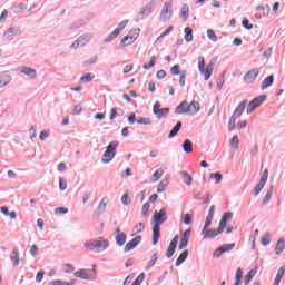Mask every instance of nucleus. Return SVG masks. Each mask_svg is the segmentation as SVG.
<instances>
[{
  "instance_id": "obj_30",
  "label": "nucleus",
  "mask_w": 285,
  "mask_h": 285,
  "mask_svg": "<svg viewBox=\"0 0 285 285\" xmlns=\"http://www.w3.org/2000/svg\"><path fill=\"white\" fill-rule=\"evenodd\" d=\"M10 261L12 262L13 266H19V250L14 248L12 250V255L10 256Z\"/></svg>"
},
{
  "instance_id": "obj_46",
  "label": "nucleus",
  "mask_w": 285,
  "mask_h": 285,
  "mask_svg": "<svg viewBox=\"0 0 285 285\" xmlns=\"http://www.w3.org/2000/svg\"><path fill=\"white\" fill-rule=\"evenodd\" d=\"M271 197H273V186H271L263 199V204H268L271 202Z\"/></svg>"
},
{
  "instance_id": "obj_59",
  "label": "nucleus",
  "mask_w": 285,
  "mask_h": 285,
  "mask_svg": "<svg viewBox=\"0 0 285 285\" xmlns=\"http://www.w3.org/2000/svg\"><path fill=\"white\" fill-rule=\"evenodd\" d=\"M59 188L60 190H66V188H68V183L66 181V179L63 178L59 179Z\"/></svg>"
},
{
  "instance_id": "obj_1",
  "label": "nucleus",
  "mask_w": 285,
  "mask_h": 285,
  "mask_svg": "<svg viewBox=\"0 0 285 285\" xmlns=\"http://www.w3.org/2000/svg\"><path fill=\"white\" fill-rule=\"evenodd\" d=\"M168 210L163 207L159 212L154 213L153 222L155 223L153 227V246H157L159 237H161V224L168 222Z\"/></svg>"
},
{
  "instance_id": "obj_37",
  "label": "nucleus",
  "mask_w": 285,
  "mask_h": 285,
  "mask_svg": "<svg viewBox=\"0 0 285 285\" xmlns=\"http://www.w3.org/2000/svg\"><path fill=\"white\" fill-rule=\"evenodd\" d=\"M92 79H95V73H86L80 77L81 83H90V81H92Z\"/></svg>"
},
{
  "instance_id": "obj_28",
  "label": "nucleus",
  "mask_w": 285,
  "mask_h": 285,
  "mask_svg": "<svg viewBox=\"0 0 285 285\" xmlns=\"http://www.w3.org/2000/svg\"><path fill=\"white\" fill-rule=\"evenodd\" d=\"M188 259V249L184 250L176 259V266H181Z\"/></svg>"
},
{
  "instance_id": "obj_31",
  "label": "nucleus",
  "mask_w": 285,
  "mask_h": 285,
  "mask_svg": "<svg viewBox=\"0 0 285 285\" xmlns=\"http://www.w3.org/2000/svg\"><path fill=\"white\" fill-rule=\"evenodd\" d=\"M119 37V29H115L105 40L104 43H110V41H115Z\"/></svg>"
},
{
  "instance_id": "obj_15",
  "label": "nucleus",
  "mask_w": 285,
  "mask_h": 285,
  "mask_svg": "<svg viewBox=\"0 0 285 285\" xmlns=\"http://www.w3.org/2000/svg\"><path fill=\"white\" fill-rule=\"evenodd\" d=\"M141 244V236H136L125 245L124 253H130L134 248H137Z\"/></svg>"
},
{
  "instance_id": "obj_24",
  "label": "nucleus",
  "mask_w": 285,
  "mask_h": 285,
  "mask_svg": "<svg viewBox=\"0 0 285 285\" xmlns=\"http://www.w3.org/2000/svg\"><path fill=\"white\" fill-rule=\"evenodd\" d=\"M199 110V102L191 101L190 104L187 102V115H195Z\"/></svg>"
},
{
  "instance_id": "obj_40",
  "label": "nucleus",
  "mask_w": 285,
  "mask_h": 285,
  "mask_svg": "<svg viewBox=\"0 0 285 285\" xmlns=\"http://www.w3.org/2000/svg\"><path fill=\"white\" fill-rule=\"evenodd\" d=\"M242 277H244V273L242 272V268H237L234 285H242Z\"/></svg>"
},
{
  "instance_id": "obj_50",
  "label": "nucleus",
  "mask_w": 285,
  "mask_h": 285,
  "mask_svg": "<svg viewBox=\"0 0 285 285\" xmlns=\"http://www.w3.org/2000/svg\"><path fill=\"white\" fill-rule=\"evenodd\" d=\"M207 37L210 41H217V35H215V31L213 29L207 30Z\"/></svg>"
},
{
  "instance_id": "obj_45",
  "label": "nucleus",
  "mask_w": 285,
  "mask_h": 285,
  "mask_svg": "<svg viewBox=\"0 0 285 285\" xmlns=\"http://www.w3.org/2000/svg\"><path fill=\"white\" fill-rule=\"evenodd\" d=\"M137 124H142V126H150L153 124V121H150L148 118L141 117L139 116L136 119Z\"/></svg>"
},
{
  "instance_id": "obj_60",
  "label": "nucleus",
  "mask_w": 285,
  "mask_h": 285,
  "mask_svg": "<svg viewBox=\"0 0 285 285\" xmlns=\"http://www.w3.org/2000/svg\"><path fill=\"white\" fill-rule=\"evenodd\" d=\"M63 266H65V273H75V266H72V264L67 263Z\"/></svg>"
},
{
  "instance_id": "obj_5",
  "label": "nucleus",
  "mask_w": 285,
  "mask_h": 285,
  "mask_svg": "<svg viewBox=\"0 0 285 285\" xmlns=\"http://www.w3.org/2000/svg\"><path fill=\"white\" fill-rule=\"evenodd\" d=\"M117 146H119L118 141H111L108 146L106 151L102 155V164H110L112 159H115V156L117 155Z\"/></svg>"
},
{
  "instance_id": "obj_41",
  "label": "nucleus",
  "mask_w": 285,
  "mask_h": 285,
  "mask_svg": "<svg viewBox=\"0 0 285 285\" xmlns=\"http://www.w3.org/2000/svg\"><path fill=\"white\" fill-rule=\"evenodd\" d=\"M185 40L190 43L193 41V29L190 27L185 28Z\"/></svg>"
},
{
  "instance_id": "obj_25",
  "label": "nucleus",
  "mask_w": 285,
  "mask_h": 285,
  "mask_svg": "<svg viewBox=\"0 0 285 285\" xmlns=\"http://www.w3.org/2000/svg\"><path fill=\"white\" fill-rule=\"evenodd\" d=\"M75 277H78L79 279L90 281V276H88V269H80L78 272L73 273Z\"/></svg>"
},
{
  "instance_id": "obj_6",
  "label": "nucleus",
  "mask_w": 285,
  "mask_h": 285,
  "mask_svg": "<svg viewBox=\"0 0 285 285\" xmlns=\"http://www.w3.org/2000/svg\"><path fill=\"white\" fill-rule=\"evenodd\" d=\"M266 99H268V96L261 95L249 102L247 100L246 115H253V112H255V110H257V108H259V106H262Z\"/></svg>"
},
{
  "instance_id": "obj_58",
  "label": "nucleus",
  "mask_w": 285,
  "mask_h": 285,
  "mask_svg": "<svg viewBox=\"0 0 285 285\" xmlns=\"http://www.w3.org/2000/svg\"><path fill=\"white\" fill-rule=\"evenodd\" d=\"M55 213L58 214V215H66V214H68V208H66V207H57L55 209Z\"/></svg>"
},
{
  "instance_id": "obj_62",
  "label": "nucleus",
  "mask_w": 285,
  "mask_h": 285,
  "mask_svg": "<svg viewBox=\"0 0 285 285\" xmlns=\"http://www.w3.org/2000/svg\"><path fill=\"white\" fill-rule=\"evenodd\" d=\"M49 285H70L69 283H66L65 281L57 279L49 283Z\"/></svg>"
},
{
  "instance_id": "obj_3",
  "label": "nucleus",
  "mask_w": 285,
  "mask_h": 285,
  "mask_svg": "<svg viewBox=\"0 0 285 285\" xmlns=\"http://www.w3.org/2000/svg\"><path fill=\"white\" fill-rule=\"evenodd\" d=\"M246 108H248V99L240 101L236 109L234 110L228 125L230 132L237 129V125H235V122L237 121V119H239L242 115H244V110H246Z\"/></svg>"
},
{
  "instance_id": "obj_39",
  "label": "nucleus",
  "mask_w": 285,
  "mask_h": 285,
  "mask_svg": "<svg viewBox=\"0 0 285 285\" xmlns=\"http://www.w3.org/2000/svg\"><path fill=\"white\" fill-rule=\"evenodd\" d=\"M229 146L233 148V150H237L239 148V138L237 136H233V138L229 140Z\"/></svg>"
},
{
  "instance_id": "obj_44",
  "label": "nucleus",
  "mask_w": 285,
  "mask_h": 285,
  "mask_svg": "<svg viewBox=\"0 0 285 285\" xmlns=\"http://www.w3.org/2000/svg\"><path fill=\"white\" fill-rule=\"evenodd\" d=\"M210 179H215V184H222V179H224V175L222 173H215L209 175Z\"/></svg>"
},
{
  "instance_id": "obj_20",
  "label": "nucleus",
  "mask_w": 285,
  "mask_h": 285,
  "mask_svg": "<svg viewBox=\"0 0 285 285\" xmlns=\"http://www.w3.org/2000/svg\"><path fill=\"white\" fill-rule=\"evenodd\" d=\"M273 83H275V76L271 75L262 81L261 90H266V88H271Z\"/></svg>"
},
{
  "instance_id": "obj_29",
  "label": "nucleus",
  "mask_w": 285,
  "mask_h": 285,
  "mask_svg": "<svg viewBox=\"0 0 285 285\" xmlns=\"http://www.w3.org/2000/svg\"><path fill=\"white\" fill-rule=\"evenodd\" d=\"M157 63V56H151L149 59V63H145L142 66L144 70H150V68H155Z\"/></svg>"
},
{
  "instance_id": "obj_49",
  "label": "nucleus",
  "mask_w": 285,
  "mask_h": 285,
  "mask_svg": "<svg viewBox=\"0 0 285 285\" xmlns=\"http://www.w3.org/2000/svg\"><path fill=\"white\" fill-rule=\"evenodd\" d=\"M131 202H132V199L129 198L128 194L122 195L121 204H124V206H130Z\"/></svg>"
},
{
  "instance_id": "obj_12",
  "label": "nucleus",
  "mask_w": 285,
  "mask_h": 285,
  "mask_svg": "<svg viewBox=\"0 0 285 285\" xmlns=\"http://www.w3.org/2000/svg\"><path fill=\"white\" fill-rule=\"evenodd\" d=\"M173 9H170V6L168 4V2H166L160 12V21H163V23H166V21H170Z\"/></svg>"
},
{
  "instance_id": "obj_38",
  "label": "nucleus",
  "mask_w": 285,
  "mask_h": 285,
  "mask_svg": "<svg viewBox=\"0 0 285 285\" xmlns=\"http://www.w3.org/2000/svg\"><path fill=\"white\" fill-rule=\"evenodd\" d=\"M181 130V122H177L176 126L170 130L169 132V139H173V137H177V132Z\"/></svg>"
},
{
  "instance_id": "obj_22",
  "label": "nucleus",
  "mask_w": 285,
  "mask_h": 285,
  "mask_svg": "<svg viewBox=\"0 0 285 285\" xmlns=\"http://www.w3.org/2000/svg\"><path fill=\"white\" fill-rule=\"evenodd\" d=\"M125 112L124 109L121 108H111L110 110V121H115V119H117V117H124Z\"/></svg>"
},
{
  "instance_id": "obj_33",
  "label": "nucleus",
  "mask_w": 285,
  "mask_h": 285,
  "mask_svg": "<svg viewBox=\"0 0 285 285\" xmlns=\"http://www.w3.org/2000/svg\"><path fill=\"white\" fill-rule=\"evenodd\" d=\"M164 177V168H158L154 174H153V179L151 183L153 184H157V180Z\"/></svg>"
},
{
  "instance_id": "obj_34",
  "label": "nucleus",
  "mask_w": 285,
  "mask_h": 285,
  "mask_svg": "<svg viewBox=\"0 0 285 285\" xmlns=\"http://www.w3.org/2000/svg\"><path fill=\"white\" fill-rule=\"evenodd\" d=\"M157 259H159V256L157 255V253H155L151 256V259L147 263L145 271H150V268H153V266H155V264H157Z\"/></svg>"
},
{
  "instance_id": "obj_35",
  "label": "nucleus",
  "mask_w": 285,
  "mask_h": 285,
  "mask_svg": "<svg viewBox=\"0 0 285 285\" xmlns=\"http://www.w3.org/2000/svg\"><path fill=\"white\" fill-rule=\"evenodd\" d=\"M168 178L163 179L157 187V193H164L166 190V188H168Z\"/></svg>"
},
{
  "instance_id": "obj_2",
  "label": "nucleus",
  "mask_w": 285,
  "mask_h": 285,
  "mask_svg": "<svg viewBox=\"0 0 285 285\" xmlns=\"http://www.w3.org/2000/svg\"><path fill=\"white\" fill-rule=\"evenodd\" d=\"M85 248L87 250H90L91 253H104V250H108V246H110V242L108 239H91L87 240L83 244Z\"/></svg>"
},
{
  "instance_id": "obj_42",
  "label": "nucleus",
  "mask_w": 285,
  "mask_h": 285,
  "mask_svg": "<svg viewBox=\"0 0 285 285\" xmlns=\"http://www.w3.org/2000/svg\"><path fill=\"white\" fill-rule=\"evenodd\" d=\"M261 244H262L263 246H268V245L271 244V233L266 232V233L263 235V237H262V239H261Z\"/></svg>"
},
{
  "instance_id": "obj_13",
  "label": "nucleus",
  "mask_w": 285,
  "mask_h": 285,
  "mask_svg": "<svg viewBox=\"0 0 285 285\" xmlns=\"http://www.w3.org/2000/svg\"><path fill=\"white\" fill-rule=\"evenodd\" d=\"M114 235L117 246H124L126 244V239H128V236H126V233L121 232L120 227L116 228Z\"/></svg>"
},
{
  "instance_id": "obj_14",
  "label": "nucleus",
  "mask_w": 285,
  "mask_h": 285,
  "mask_svg": "<svg viewBox=\"0 0 285 285\" xmlns=\"http://www.w3.org/2000/svg\"><path fill=\"white\" fill-rule=\"evenodd\" d=\"M177 244H179V236L178 235H176L171 239V242H170V244H169V246L167 248L166 257L168 259H170V257H173L175 255V250H177Z\"/></svg>"
},
{
  "instance_id": "obj_4",
  "label": "nucleus",
  "mask_w": 285,
  "mask_h": 285,
  "mask_svg": "<svg viewBox=\"0 0 285 285\" xmlns=\"http://www.w3.org/2000/svg\"><path fill=\"white\" fill-rule=\"evenodd\" d=\"M198 70L200 75H204L205 81H208L210 77H213V70H215V61L212 60L207 66H206V59L200 56L198 58Z\"/></svg>"
},
{
  "instance_id": "obj_36",
  "label": "nucleus",
  "mask_w": 285,
  "mask_h": 285,
  "mask_svg": "<svg viewBox=\"0 0 285 285\" xmlns=\"http://www.w3.org/2000/svg\"><path fill=\"white\" fill-rule=\"evenodd\" d=\"M107 206H108V197H104L97 207L98 213H104Z\"/></svg>"
},
{
  "instance_id": "obj_23",
  "label": "nucleus",
  "mask_w": 285,
  "mask_h": 285,
  "mask_svg": "<svg viewBox=\"0 0 285 285\" xmlns=\"http://www.w3.org/2000/svg\"><path fill=\"white\" fill-rule=\"evenodd\" d=\"M176 115H188V101L184 100L175 110Z\"/></svg>"
},
{
  "instance_id": "obj_10",
  "label": "nucleus",
  "mask_w": 285,
  "mask_h": 285,
  "mask_svg": "<svg viewBox=\"0 0 285 285\" xmlns=\"http://www.w3.org/2000/svg\"><path fill=\"white\" fill-rule=\"evenodd\" d=\"M140 31V29H134L129 35L121 39V43L124 46H130L131 43H135V41H137V38L139 37Z\"/></svg>"
},
{
  "instance_id": "obj_8",
  "label": "nucleus",
  "mask_w": 285,
  "mask_h": 285,
  "mask_svg": "<svg viewBox=\"0 0 285 285\" xmlns=\"http://www.w3.org/2000/svg\"><path fill=\"white\" fill-rule=\"evenodd\" d=\"M222 233H224V228L219 225L218 228H203L200 235H203V239H215V237H217V235H222Z\"/></svg>"
},
{
  "instance_id": "obj_57",
  "label": "nucleus",
  "mask_w": 285,
  "mask_h": 285,
  "mask_svg": "<svg viewBox=\"0 0 285 285\" xmlns=\"http://www.w3.org/2000/svg\"><path fill=\"white\" fill-rule=\"evenodd\" d=\"M255 277V272L253 269L245 276V284H250V281Z\"/></svg>"
},
{
  "instance_id": "obj_54",
  "label": "nucleus",
  "mask_w": 285,
  "mask_h": 285,
  "mask_svg": "<svg viewBox=\"0 0 285 285\" xmlns=\"http://www.w3.org/2000/svg\"><path fill=\"white\" fill-rule=\"evenodd\" d=\"M220 248L223 249V253H229V250H233V248H235V244H225L220 246Z\"/></svg>"
},
{
  "instance_id": "obj_18",
  "label": "nucleus",
  "mask_w": 285,
  "mask_h": 285,
  "mask_svg": "<svg viewBox=\"0 0 285 285\" xmlns=\"http://www.w3.org/2000/svg\"><path fill=\"white\" fill-rule=\"evenodd\" d=\"M153 12V6L150 4H146L145 7H142L140 9V11L138 12V17L136 19V21H139L141 19H146V17H149V14Z\"/></svg>"
},
{
  "instance_id": "obj_11",
  "label": "nucleus",
  "mask_w": 285,
  "mask_h": 285,
  "mask_svg": "<svg viewBox=\"0 0 285 285\" xmlns=\"http://www.w3.org/2000/svg\"><path fill=\"white\" fill-rule=\"evenodd\" d=\"M266 181H268V169L264 170V174H263L261 180L258 181V184L256 185V187L254 189L255 197H257V195H259V193H262L264 186H266Z\"/></svg>"
},
{
  "instance_id": "obj_53",
  "label": "nucleus",
  "mask_w": 285,
  "mask_h": 285,
  "mask_svg": "<svg viewBox=\"0 0 285 285\" xmlns=\"http://www.w3.org/2000/svg\"><path fill=\"white\" fill-rule=\"evenodd\" d=\"M189 12H190V9L188 8V4H185L181 8V16L185 17L184 21H186V19H188Z\"/></svg>"
},
{
  "instance_id": "obj_48",
  "label": "nucleus",
  "mask_w": 285,
  "mask_h": 285,
  "mask_svg": "<svg viewBox=\"0 0 285 285\" xmlns=\"http://www.w3.org/2000/svg\"><path fill=\"white\" fill-rule=\"evenodd\" d=\"M146 279V274L145 273H141L137 276V278L134 281V283L136 285H141L144 284V281Z\"/></svg>"
},
{
  "instance_id": "obj_26",
  "label": "nucleus",
  "mask_w": 285,
  "mask_h": 285,
  "mask_svg": "<svg viewBox=\"0 0 285 285\" xmlns=\"http://www.w3.org/2000/svg\"><path fill=\"white\" fill-rule=\"evenodd\" d=\"M180 175L183 177V181L184 184H186V186H193V176H190V174H188V171H180Z\"/></svg>"
},
{
  "instance_id": "obj_55",
  "label": "nucleus",
  "mask_w": 285,
  "mask_h": 285,
  "mask_svg": "<svg viewBox=\"0 0 285 285\" xmlns=\"http://www.w3.org/2000/svg\"><path fill=\"white\" fill-rule=\"evenodd\" d=\"M48 137H50V131H48V130H42L39 135L40 141H46V139H48Z\"/></svg>"
},
{
  "instance_id": "obj_17",
  "label": "nucleus",
  "mask_w": 285,
  "mask_h": 285,
  "mask_svg": "<svg viewBox=\"0 0 285 285\" xmlns=\"http://www.w3.org/2000/svg\"><path fill=\"white\" fill-rule=\"evenodd\" d=\"M19 72H21V75H26L30 79H37V70L32 69L31 67L22 66L19 68Z\"/></svg>"
},
{
  "instance_id": "obj_52",
  "label": "nucleus",
  "mask_w": 285,
  "mask_h": 285,
  "mask_svg": "<svg viewBox=\"0 0 285 285\" xmlns=\"http://www.w3.org/2000/svg\"><path fill=\"white\" fill-rule=\"evenodd\" d=\"M43 275H46V271L40 269L38 274L36 275V282L40 284V282H43Z\"/></svg>"
},
{
  "instance_id": "obj_21",
  "label": "nucleus",
  "mask_w": 285,
  "mask_h": 285,
  "mask_svg": "<svg viewBox=\"0 0 285 285\" xmlns=\"http://www.w3.org/2000/svg\"><path fill=\"white\" fill-rule=\"evenodd\" d=\"M233 219V213L232 212H226L223 214L222 219L219 222L220 228H226V224Z\"/></svg>"
},
{
  "instance_id": "obj_9",
  "label": "nucleus",
  "mask_w": 285,
  "mask_h": 285,
  "mask_svg": "<svg viewBox=\"0 0 285 285\" xmlns=\"http://www.w3.org/2000/svg\"><path fill=\"white\" fill-rule=\"evenodd\" d=\"M153 112L157 117V119H164V117H168L170 108H161V104H159V101H156L153 107Z\"/></svg>"
},
{
  "instance_id": "obj_51",
  "label": "nucleus",
  "mask_w": 285,
  "mask_h": 285,
  "mask_svg": "<svg viewBox=\"0 0 285 285\" xmlns=\"http://www.w3.org/2000/svg\"><path fill=\"white\" fill-rule=\"evenodd\" d=\"M183 224H186L187 226L193 223V217H190V214H185L181 217Z\"/></svg>"
},
{
  "instance_id": "obj_64",
  "label": "nucleus",
  "mask_w": 285,
  "mask_h": 285,
  "mask_svg": "<svg viewBox=\"0 0 285 285\" xmlns=\"http://www.w3.org/2000/svg\"><path fill=\"white\" fill-rule=\"evenodd\" d=\"M222 255H224V249H222V247H218L213 254L214 257H222Z\"/></svg>"
},
{
  "instance_id": "obj_63",
  "label": "nucleus",
  "mask_w": 285,
  "mask_h": 285,
  "mask_svg": "<svg viewBox=\"0 0 285 285\" xmlns=\"http://www.w3.org/2000/svg\"><path fill=\"white\" fill-rule=\"evenodd\" d=\"M171 75H181V71H179V65H175L171 67Z\"/></svg>"
},
{
  "instance_id": "obj_27",
  "label": "nucleus",
  "mask_w": 285,
  "mask_h": 285,
  "mask_svg": "<svg viewBox=\"0 0 285 285\" xmlns=\"http://www.w3.org/2000/svg\"><path fill=\"white\" fill-rule=\"evenodd\" d=\"M284 248H285V242L284 238H279L277 240L275 250H276V255H282V253H284Z\"/></svg>"
},
{
  "instance_id": "obj_7",
  "label": "nucleus",
  "mask_w": 285,
  "mask_h": 285,
  "mask_svg": "<svg viewBox=\"0 0 285 285\" xmlns=\"http://www.w3.org/2000/svg\"><path fill=\"white\" fill-rule=\"evenodd\" d=\"M92 33H85L82 36H79L76 41L72 42L71 48L73 50H77L79 48H83L87 43H89L92 39Z\"/></svg>"
},
{
  "instance_id": "obj_47",
  "label": "nucleus",
  "mask_w": 285,
  "mask_h": 285,
  "mask_svg": "<svg viewBox=\"0 0 285 285\" xmlns=\"http://www.w3.org/2000/svg\"><path fill=\"white\" fill-rule=\"evenodd\" d=\"M174 27L169 26L157 39L156 42L159 41V39H164V37H167V35H170V32H173Z\"/></svg>"
},
{
  "instance_id": "obj_43",
  "label": "nucleus",
  "mask_w": 285,
  "mask_h": 285,
  "mask_svg": "<svg viewBox=\"0 0 285 285\" xmlns=\"http://www.w3.org/2000/svg\"><path fill=\"white\" fill-rule=\"evenodd\" d=\"M10 81H12V77L11 76H4L0 79V90L1 88H6V86H8V83H10Z\"/></svg>"
},
{
  "instance_id": "obj_61",
  "label": "nucleus",
  "mask_w": 285,
  "mask_h": 285,
  "mask_svg": "<svg viewBox=\"0 0 285 285\" xmlns=\"http://www.w3.org/2000/svg\"><path fill=\"white\" fill-rule=\"evenodd\" d=\"M190 233H191V229L188 228L187 230L184 232L183 236H181V239H184L185 242H189L190 239Z\"/></svg>"
},
{
  "instance_id": "obj_32",
  "label": "nucleus",
  "mask_w": 285,
  "mask_h": 285,
  "mask_svg": "<svg viewBox=\"0 0 285 285\" xmlns=\"http://www.w3.org/2000/svg\"><path fill=\"white\" fill-rule=\"evenodd\" d=\"M183 150L184 153H187V154L193 153V141H190L189 139H186L183 142Z\"/></svg>"
},
{
  "instance_id": "obj_56",
  "label": "nucleus",
  "mask_w": 285,
  "mask_h": 285,
  "mask_svg": "<svg viewBox=\"0 0 285 285\" xmlns=\"http://www.w3.org/2000/svg\"><path fill=\"white\" fill-rule=\"evenodd\" d=\"M144 223H138L135 227H134V233L139 234V233H144Z\"/></svg>"
},
{
  "instance_id": "obj_16",
  "label": "nucleus",
  "mask_w": 285,
  "mask_h": 285,
  "mask_svg": "<svg viewBox=\"0 0 285 285\" xmlns=\"http://www.w3.org/2000/svg\"><path fill=\"white\" fill-rule=\"evenodd\" d=\"M20 32H21V28L11 27L3 32V37L4 39H9V41H12V38L17 37V35H19Z\"/></svg>"
},
{
  "instance_id": "obj_19",
  "label": "nucleus",
  "mask_w": 285,
  "mask_h": 285,
  "mask_svg": "<svg viewBox=\"0 0 285 285\" xmlns=\"http://www.w3.org/2000/svg\"><path fill=\"white\" fill-rule=\"evenodd\" d=\"M257 77H259V71L254 69V70L248 71L245 75L244 81H245V83H253L255 81V79H257Z\"/></svg>"
}]
</instances>
